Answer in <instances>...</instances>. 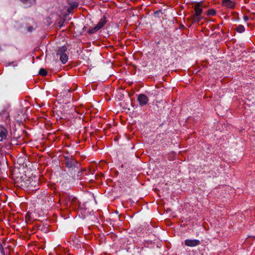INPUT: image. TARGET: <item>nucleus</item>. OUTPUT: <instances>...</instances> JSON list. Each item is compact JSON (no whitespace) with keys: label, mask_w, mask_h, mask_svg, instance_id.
<instances>
[{"label":"nucleus","mask_w":255,"mask_h":255,"mask_svg":"<svg viewBox=\"0 0 255 255\" xmlns=\"http://www.w3.org/2000/svg\"><path fill=\"white\" fill-rule=\"evenodd\" d=\"M195 13L190 17V19L192 20L193 23H198L204 18L202 15L203 12V7L201 3H197L194 6Z\"/></svg>","instance_id":"obj_1"},{"label":"nucleus","mask_w":255,"mask_h":255,"mask_svg":"<svg viewBox=\"0 0 255 255\" xmlns=\"http://www.w3.org/2000/svg\"><path fill=\"white\" fill-rule=\"evenodd\" d=\"M25 184L29 189L31 190H36L38 188L39 178L36 177L33 179L32 178H29L26 181Z\"/></svg>","instance_id":"obj_2"},{"label":"nucleus","mask_w":255,"mask_h":255,"mask_svg":"<svg viewBox=\"0 0 255 255\" xmlns=\"http://www.w3.org/2000/svg\"><path fill=\"white\" fill-rule=\"evenodd\" d=\"M137 99L140 106L146 105L149 101L148 97L143 94H139Z\"/></svg>","instance_id":"obj_3"},{"label":"nucleus","mask_w":255,"mask_h":255,"mask_svg":"<svg viewBox=\"0 0 255 255\" xmlns=\"http://www.w3.org/2000/svg\"><path fill=\"white\" fill-rule=\"evenodd\" d=\"M200 243V241L198 240L193 239L189 240L187 239L185 241V245L187 246L190 247H194L199 245Z\"/></svg>","instance_id":"obj_4"},{"label":"nucleus","mask_w":255,"mask_h":255,"mask_svg":"<svg viewBox=\"0 0 255 255\" xmlns=\"http://www.w3.org/2000/svg\"><path fill=\"white\" fill-rule=\"evenodd\" d=\"M79 163L74 159H68L66 162V166L68 168L78 167Z\"/></svg>","instance_id":"obj_5"},{"label":"nucleus","mask_w":255,"mask_h":255,"mask_svg":"<svg viewBox=\"0 0 255 255\" xmlns=\"http://www.w3.org/2000/svg\"><path fill=\"white\" fill-rule=\"evenodd\" d=\"M24 7L27 8L32 6L35 3L36 0H19Z\"/></svg>","instance_id":"obj_6"},{"label":"nucleus","mask_w":255,"mask_h":255,"mask_svg":"<svg viewBox=\"0 0 255 255\" xmlns=\"http://www.w3.org/2000/svg\"><path fill=\"white\" fill-rule=\"evenodd\" d=\"M7 135V131L3 127H0V141H2L5 139Z\"/></svg>","instance_id":"obj_7"},{"label":"nucleus","mask_w":255,"mask_h":255,"mask_svg":"<svg viewBox=\"0 0 255 255\" xmlns=\"http://www.w3.org/2000/svg\"><path fill=\"white\" fill-rule=\"evenodd\" d=\"M60 60L63 64H65L68 60V57L66 53L61 54L59 55Z\"/></svg>","instance_id":"obj_8"},{"label":"nucleus","mask_w":255,"mask_h":255,"mask_svg":"<svg viewBox=\"0 0 255 255\" xmlns=\"http://www.w3.org/2000/svg\"><path fill=\"white\" fill-rule=\"evenodd\" d=\"M67 47L65 45L59 47L57 51V53H56L57 55L59 56L60 55H61V54L65 53V52L67 50Z\"/></svg>","instance_id":"obj_9"},{"label":"nucleus","mask_w":255,"mask_h":255,"mask_svg":"<svg viewBox=\"0 0 255 255\" xmlns=\"http://www.w3.org/2000/svg\"><path fill=\"white\" fill-rule=\"evenodd\" d=\"M106 22V18L103 17L100 20V21H99L98 24L96 25V26H97V27H98L100 29L104 26Z\"/></svg>","instance_id":"obj_10"},{"label":"nucleus","mask_w":255,"mask_h":255,"mask_svg":"<svg viewBox=\"0 0 255 255\" xmlns=\"http://www.w3.org/2000/svg\"><path fill=\"white\" fill-rule=\"evenodd\" d=\"M223 4L228 7H233L234 4L230 0H223Z\"/></svg>","instance_id":"obj_11"},{"label":"nucleus","mask_w":255,"mask_h":255,"mask_svg":"<svg viewBox=\"0 0 255 255\" xmlns=\"http://www.w3.org/2000/svg\"><path fill=\"white\" fill-rule=\"evenodd\" d=\"M245 28L244 26H243V25H241V24L239 25L236 28V30L239 33H242L245 31Z\"/></svg>","instance_id":"obj_12"},{"label":"nucleus","mask_w":255,"mask_h":255,"mask_svg":"<svg viewBox=\"0 0 255 255\" xmlns=\"http://www.w3.org/2000/svg\"><path fill=\"white\" fill-rule=\"evenodd\" d=\"M100 29L97 26H95L93 28L90 29L88 30V32L90 34H93L96 32L97 31H98Z\"/></svg>","instance_id":"obj_13"},{"label":"nucleus","mask_w":255,"mask_h":255,"mask_svg":"<svg viewBox=\"0 0 255 255\" xmlns=\"http://www.w3.org/2000/svg\"><path fill=\"white\" fill-rule=\"evenodd\" d=\"M216 13V11L214 9H210L207 11V14L208 15H214Z\"/></svg>","instance_id":"obj_14"},{"label":"nucleus","mask_w":255,"mask_h":255,"mask_svg":"<svg viewBox=\"0 0 255 255\" xmlns=\"http://www.w3.org/2000/svg\"><path fill=\"white\" fill-rule=\"evenodd\" d=\"M39 74H40L41 75L44 76H46L47 75V72L44 69L41 68L39 70Z\"/></svg>","instance_id":"obj_15"},{"label":"nucleus","mask_w":255,"mask_h":255,"mask_svg":"<svg viewBox=\"0 0 255 255\" xmlns=\"http://www.w3.org/2000/svg\"><path fill=\"white\" fill-rule=\"evenodd\" d=\"M71 5V7L72 9L77 7L78 6V3L76 2H73L71 3H70Z\"/></svg>","instance_id":"obj_16"},{"label":"nucleus","mask_w":255,"mask_h":255,"mask_svg":"<svg viewBox=\"0 0 255 255\" xmlns=\"http://www.w3.org/2000/svg\"><path fill=\"white\" fill-rule=\"evenodd\" d=\"M64 157L66 159V161H68V159L69 160V159H71V158H72V156H71V157H70L69 156H65Z\"/></svg>","instance_id":"obj_17"},{"label":"nucleus","mask_w":255,"mask_h":255,"mask_svg":"<svg viewBox=\"0 0 255 255\" xmlns=\"http://www.w3.org/2000/svg\"><path fill=\"white\" fill-rule=\"evenodd\" d=\"M27 30H28V31L31 32L33 30V27H31V26H29V27H28Z\"/></svg>","instance_id":"obj_18"},{"label":"nucleus","mask_w":255,"mask_h":255,"mask_svg":"<svg viewBox=\"0 0 255 255\" xmlns=\"http://www.w3.org/2000/svg\"><path fill=\"white\" fill-rule=\"evenodd\" d=\"M244 19L245 21H247L249 20V17L248 16H244Z\"/></svg>","instance_id":"obj_19"},{"label":"nucleus","mask_w":255,"mask_h":255,"mask_svg":"<svg viewBox=\"0 0 255 255\" xmlns=\"http://www.w3.org/2000/svg\"><path fill=\"white\" fill-rule=\"evenodd\" d=\"M160 12H161V11H160V10H157V11H156L154 12V14H158V13Z\"/></svg>","instance_id":"obj_20"},{"label":"nucleus","mask_w":255,"mask_h":255,"mask_svg":"<svg viewBox=\"0 0 255 255\" xmlns=\"http://www.w3.org/2000/svg\"><path fill=\"white\" fill-rule=\"evenodd\" d=\"M59 26L60 27H61L62 26H63L62 23H61V22H59Z\"/></svg>","instance_id":"obj_21"},{"label":"nucleus","mask_w":255,"mask_h":255,"mask_svg":"<svg viewBox=\"0 0 255 255\" xmlns=\"http://www.w3.org/2000/svg\"><path fill=\"white\" fill-rule=\"evenodd\" d=\"M71 204V203H70V202H68L67 203V205L68 206V205H70Z\"/></svg>","instance_id":"obj_22"}]
</instances>
